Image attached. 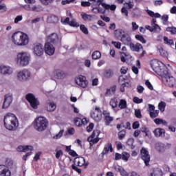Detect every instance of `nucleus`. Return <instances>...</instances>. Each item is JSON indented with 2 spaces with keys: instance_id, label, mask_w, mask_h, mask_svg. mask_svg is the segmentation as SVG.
Here are the masks:
<instances>
[{
  "instance_id": "14",
  "label": "nucleus",
  "mask_w": 176,
  "mask_h": 176,
  "mask_svg": "<svg viewBox=\"0 0 176 176\" xmlns=\"http://www.w3.org/2000/svg\"><path fill=\"white\" fill-rule=\"evenodd\" d=\"M97 6H100V5H101V6H102V8H104V9H105V10H116V5L115 4H112V5H109V4H107L105 3H102L104 2V0H97Z\"/></svg>"
},
{
  "instance_id": "45",
  "label": "nucleus",
  "mask_w": 176,
  "mask_h": 176,
  "mask_svg": "<svg viewBox=\"0 0 176 176\" xmlns=\"http://www.w3.org/2000/svg\"><path fill=\"white\" fill-rule=\"evenodd\" d=\"M122 160H124V162H127L129 160V157H130V154L126 152H123L122 154Z\"/></svg>"
},
{
  "instance_id": "27",
  "label": "nucleus",
  "mask_w": 176,
  "mask_h": 176,
  "mask_svg": "<svg viewBox=\"0 0 176 176\" xmlns=\"http://www.w3.org/2000/svg\"><path fill=\"white\" fill-rule=\"evenodd\" d=\"M25 10H28V12H36V10L38 9V7L36 6H31L30 4L28 5H23L21 6Z\"/></svg>"
},
{
  "instance_id": "37",
  "label": "nucleus",
  "mask_w": 176,
  "mask_h": 176,
  "mask_svg": "<svg viewBox=\"0 0 176 176\" xmlns=\"http://www.w3.org/2000/svg\"><path fill=\"white\" fill-rule=\"evenodd\" d=\"M81 17H82V20H84L85 21H87V20H89L90 21H91V19H93V16H91L90 14H87L86 13L81 14Z\"/></svg>"
},
{
  "instance_id": "34",
  "label": "nucleus",
  "mask_w": 176,
  "mask_h": 176,
  "mask_svg": "<svg viewBox=\"0 0 176 176\" xmlns=\"http://www.w3.org/2000/svg\"><path fill=\"white\" fill-rule=\"evenodd\" d=\"M91 57L93 60H99V58H101V52L100 51H94L92 53Z\"/></svg>"
},
{
  "instance_id": "11",
  "label": "nucleus",
  "mask_w": 176,
  "mask_h": 176,
  "mask_svg": "<svg viewBox=\"0 0 176 176\" xmlns=\"http://www.w3.org/2000/svg\"><path fill=\"white\" fill-rule=\"evenodd\" d=\"M75 82L80 87H82V89H86L87 85H89V81H87L86 77L83 76H79L78 78H76Z\"/></svg>"
},
{
  "instance_id": "38",
  "label": "nucleus",
  "mask_w": 176,
  "mask_h": 176,
  "mask_svg": "<svg viewBox=\"0 0 176 176\" xmlns=\"http://www.w3.org/2000/svg\"><path fill=\"white\" fill-rule=\"evenodd\" d=\"M118 107L119 108H120V109H124V108H126L127 107V102H126V100H120L119 104H118Z\"/></svg>"
},
{
  "instance_id": "49",
  "label": "nucleus",
  "mask_w": 176,
  "mask_h": 176,
  "mask_svg": "<svg viewBox=\"0 0 176 176\" xmlns=\"http://www.w3.org/2000/svg\"><path fill=\"white\" fill-rule=\"evenodd\" d=\"M135 116L138 118V119L142 118V114H141V110L140 109H135Z\"/></svg>"
},
{
  "instance_id": "36",
  "label": "nucleus",
  "mask_w": 176,
  "mask_h": 176,
  "mask_svg": "<svg viewBox=\"0 0 176 176\" xmlns=\"http://www.w3.org/2000/svg\"><path fill=\"white\" fill-rule=\"evenodd\" d=\"M164 41L166 45L168 46H174V41L173 39H168L167 36L164 37Z\"/></svg>"
},
{
  "instance_id": "23",
  "label": "nucleus",
  "mask_w": 176,
  "mask_h": 176,
  "mask_svg": "<svg viewBox=\"0 0 176 176\" xmlns=\"http://www.w3.org/2000/svg\"><path fill=\"white\" fill-rule=\"evenodd\" d=\"M121 42L126 46L131 45L133 43L131 42V37L129 34H125L123 38H121Z\"/></svg>"
},
{
  "instance_id": "21",
  "label": "nucleus",
  "mask_w": 176,
  "mask_h": 176,
  "mask_svg": "<svg viewBox=\"0 0 176 176\" xmlns=\"http://www.w3.org/2000/svg\"><path fill=\"white\" fill-rule=\"evenodd\" d=\"M17 152H28V151H34L32 146H19L16 148Z\"/></svg>"
},
{
  "instance_id": "61",
  "label": "nucleus",
  "mask_w": 176,
  "mask_h": 176,
  "mask_svg": "<svg viewBox=\"0 0 176 176\" xmlns=\"http://www.w3.org/2000/svg\"><path fill=\"white\" fill-rule=\"evenodd\" d=\"M145 85L150 90H153V86H152V84L151 83V82H149V80H146Z\"/></svg>"
},
{
  "instance_id": "7",
  "label": "nucleus",
  "mask_w": 176,
  "mask_h": 176,
  "mask_svg": "<svg viewBox=\"0 0 176 176\" xmlns=\"http://www.w3.org/2000/svg\"><path fill=\"white\" fill-rule=\"evenodd\" d=\"M16 78L19 82H27L31 79V72L27 69L21 70L17 73Z\"/></svg>"
},
{
  "instance_id": "12",
  "label": "nucleus",
  "mask_w": 176,
  "mask_h": 176,
  "mask_svg": "<svg viewBox=\"0 0 176 176\" xmlns=\"http://www.w3.org/2000/svg\"><path fill=\"white\" fill-rule=\"evenodd\" d=\"M142 155V160L144 162L146 166H149V162H151V155H149V152L146 151L145 148H142L140 151Z\"/></svg>"
},
{
  "instance_id": "26",
  "label": "nucleus",
  "mask_w": 176,
  "mask_h": 176,
  "mask_svg": "<svg viewBox=\"0 0 176 176\" xmlns=\"http://www.w3.org/2000/svg\"><path fill=\"white\" fill-rule=\"evenodd\" d=\"M113 152V148H112V144L111 143H108L107 144H105L104 148L102 152V155H107V153H108V152Z\"/></svg>"
},
{
  "instance_id": "25",
  "label": "nucleus",
  "mask_w": 176,
  "mask_h": 176,
  "mask_svg": "<svg viewBox=\"0 0 176 176\" xmlns=\"http://www.w3.org/2000/svg\"><path fill=\"white\" fill-rule=\"evenodd\" d=\"M56 104L53 102L47 101L46 104V109L48 112H53L56 109Z\"/></svg>"
},
{
  "instance_id": "50",
  "label": "nucleus",
  "mask_w": 176,
  "mask_h": 176,
  "mask_svg": "<svg viewBox=\"0 0 176 176\" xmlns=\"http://www.w3.org/2000/svg\"><path fill=\"white\" fill-rule=\"evenodd\" d=\"M80 31L83 32V34H85V35H87V34H89V30H87V28H85V25H80Z\"/></svg>"
},
{
  "instance_id": "35",
  "label": "nucleus",
  "mask_w": 176,
  "mask_h": 176,
  "mask_svg": "<svg viewBox=\"0 0 176 176\" xmlns=\"http://www.w3.org/2000/svg\"><path fill=\"white\" fill-rule=\"evenodd\" d=\"M158 52H160V56H162V57H168V52L164 50L163 47H160V48H158Z\"/></svg>"
},
{
  "instance_id": "54",
  "label": "nucleus",
  "mask_w": 176,
  "mask_h": 176,
  "mask_svg": "<svg viewBox=\"0 0 176 176\" xmlns=\"http://www.w3.org/2000/svg\"><path fill=\"white\" fill-rule=\"evenodd\" d=\"M166 31L171 32V34H176V28L175 27H168L166 28Z\"/></svg>"
},
{
  "instance_id": "51",
  "label": "nucleus",
  "mask_w": 176,
  "mask_h": 176,
  "mask_svg": "<svg viewBox=\"0 0 176 176\" xmlns=\"http://www.w3.org/2000/svg\"><path fill=\"white\" fill-rule=\"evenodd\" d=\"M100 130H94L92 134L89 137L98 138V136L100 135Z\"/></svg>"
},
{
  "instance_id": "57",
  "label": "nucleus",
  "mask_w": 176,
  "mask_h": 176,
  "mask_svg": "<svg viewBox=\"0 0 176 176\" xmlns=\"http://www.w3.org/2000/svg\"><path fill=\"white\" fill-rule=\"evenodd\" d=\"M112 45L116 47V49H120V47L122 46V43L120 42H116V41H112Z\"/></svg>"
},
{
  "instance_id": "1",
  "label": "nucleus",
  "mask_w": 176,
  "mask_h": 176,
  "mask_svg": "<svg viewBox=\"0 0 176 176\" xmlns=\"http://www.w3.org/2000/svg\"><path fill=\"white\" fill-rule=\"evenodd\" d=\"M3 122L4 127L10 131L17 130V128L19 127V120H17V117L12 113H8L5 115Z\"/></svg>"
},
{
  "instance_id": "42",
  "label": "nucleus",
  "mask_w": 176,
  "mask_h": 176,
  "mask_svg": "<svg viewBox=\"0 0 176 176\" xmlns=\"http://www.w3.org/2000/svg\"><path fill=\"white\" fill-rule=\"evenodd\" d=\"M158 109L161 112H164L166 109V102H161L158 104Z\"/></svg>"
},
{
  "instance_id": "52",
  "label": "nucleus",
  "mask_w": 176,
  "mask_h": 176,
  "mask_svg": "<svg viewBox=\"0 0 176 176\" xmlns=\"http://www.w3.org/2000/svg\"><path fill=\"white\" fill-rule=\"evenodd\" d=\"M104 76L106 78H112V76H113V72H112V70H107L105 72Z\"/></svg>"
},
{
  "instance_id": "22",
  "label": "nucleus",
  "mask_w": 176,
  "mask_h": 176,
  "mask_svg": "<svg viewBox=\"0 0 176 176\" xmlns=\"http://www.w3.org/2000/svg\"><path fill=\"white\" fill-rule=\"evenodd\" d=\"M129 47L131 49V50H132V52H140V50H142L143 47H142V45H141L140 43H131L129 45Z\"/></svg>"
},
{
  "instance_id": "39",
  "label": "nucleus",
  "mask_w": 176,
  "mask_h": 176,
  "mask_svg": "<svg viewBox=\"0 0 176 176\" xmlns=\"http://www.w3.org/2000/svg\"><path fill=\"white\" fill-rule=\"evenodd\" d=\"M109 104H110L111 108H113V109L116 108V107H118V99H116V98L111 99Z\"/></svg>"
},
{
  "instance_id": "31",
  "label": "nucleus",
  "mask_w": 176,
  "mask_h": 176,
  "mask_svg": "<svg viewBox=\"0 0 176 176\" xmlns=\"http://www.w3.org/2000/svg\"><path fill=\"white\" fill-rule=\"evenodd\" d=\"M87 141L89 142V144L91 146H93L94 144H97L98 141H100V138H93L91 136H89L87 139Z\"/></svg>"
},
{
  "instance_id": "44",
  "label": "nucleus",
  "mask_w": 176,
  "mask_h": 176,
  "mask_svg": "<svg viewBox=\"0 0 176 176\" xmlns=\"http://www.w3.org/2000/svg\"><path fill=\"white\" fill-rule=\"evenodd\" d=\"M149 115L152 119H155V118H157V116H159V110H154L153 111H150Z\"/></svg>"
},
{
  "instance_id": "28",
  "label": "nucleus",
  "mask_w": 176,
  "mask_h": 176,
  "mask_svg": "<svg viewBox=\"0 0 176 176\" xmlns=\"http://www.w3.org/2000/svg\"><path fill=\"white\" fill-rule=\"evenodd\" d=\"M162 174L163 172H162V170L159 168H156L150 172L149 176H162Z\"/></svg>"
},
{
  "instance_id": "2",
  "label": "nucleus",
  "mask_w": 176,
  "mask_h": 176,
  "mask_svg": "<svg viewBox=\"0 0 176 176\" xmlns=\"http://www.w3.org/2000/svg\"><path fill=\"white\" fill-rule=\"evenodd\" d=\"M12 39L13 43L18 46H25V45H28V43L30 42L28 35L21 32H16L14 33L12 36Z\"/></svg>"
},
{
  "instance_id": "5",
  "label": "nucleus",
  "mask_w": 176,
  "mask_h": 176,
  "mask_svg": "<svg viewBox=\"0 0 176 176\" xmlns=\"http://www.w3.org/2000/svg\"><path fill=\"white\" fill-rule=\"evenodd\" d=\"M16 63L19 67H27L30 64V55L27 52H19L16 56Z\"/></svg>"
},
{
  "instance_id": "46",
  "label": "nucleus",
  "mask_w": 176,
  "mask_h": 176,
  "mask_svg": "<svg viewBox=\"0 0 176 176\" xmlns=\"http://www.w3.org/2000/svg\"><path fill=\"white\" fill-rule=\"evenodd\" d=\"M162 20L164 25H167L168 24V15L164 14L162 16Z\"/></svg>"
},
{
  "instance_id": "13",
  "label": "nucleus",
  "mask_w": 176,
  "mask_h": 176,
  "mask_svg": "<svg viewBox=\"0 0 176 176\" xmlns=\"http://www.w3.org/2000/svg\"><path fill=\"white\" fill-rule=\"evenodd\" d=\"M91 116L96 122L101 121V119H102V113L100 108L96 107L95 111L91 112Z\"/></svg>"
},
{
  "instance_id": "63",
  "label": "nucleus",
  "mask_w": 176,
  "mask_h": 176,
  "mask_svg": "<svg viewBox=\"0 0 176 176\" xmlns=\"http://www.w3.org/2000/svg\"><path fill=\"white\" fill-rule=\"evenodd\" d=\"M91 5V3L89 1H82L81 2V6H82L84 8L90 6Z\"/></svg>"
},
{
  "instance_id": "41",
  "label": "nucleus",
  "mask_w": 176,
  "mask_h": 176,
  "mask_svg": "<svg viewBox=\"0 0 176 176\" xmlns=\"http://www.w3.org/2000/svg\"><path fill=\"white\" fill-rule=\"evenodd\" d=\"M6 167L7 168H12L13 167V160L10 159H6Z\"/></svg>"
},
{
  "instance_id": "55",
  "label": "nucleus",
  "mask_w": 176,
  "mask_h": 176,
  "mask_svg": "<svg viewBox=\"0 0 176 176\" xmlns=\"http://www.w3.org/2000/svg\"><path fill=\"white\" fill-rule=\"evenodd\" d=\"M69 25H70L71 27H79V23L76 21H75V19L71 21Z\"/></svg>"
},
{
  "instance_id": "9",
  "label": "nucleus",
  "mask_w": 176,
  "mask_h": 176,
  "mask_svg": "<svg viewBox=\"0 0 176 176\" xmlns=\"http://www.w3.org/2000/svg\"><path fill=\"white\" fill-rule=\"evenodd\" d=\"M45 50V48L43 47V45L39 43H36L33 44L32 47V52L34 56H36L37 57H41L42 54H43V52Z\"/></svg>"
},
{
  "instance_id": "16",
  "label": "nucleus",
  "mask_w": 176,
  "mask_h": 176,
  "mask_svg": "<svg viewBox=\"0 0 176 176\" xmlns=\"http://www.w3.org/2000/svg\"><path fill=\"white\" fill-rule=\"evenodd\" d=\"M48 41L51 42V43H60L61 42V38L58 37V35L56 33H52L51 35L48 36Z\"/></svg>"
},
{
  "instance_id": "58",
  "label": "nucleus",
  "mask_w": 176,
  "mask_h": 176,
  "mask_svg": "<svg viewBox=\"0 0 176 176\" xmlns=\"http://www.w3.org/2000/svg\"><path fill=\"white\" fill-rule=\"evenodd\" d=\"M144 100L140 99L138 97H134L133 98V102L135 104H141V102H143Z\"/></svg>"
},
{
  "instance_id": "40",
  "label": "nucleus",
  "mask_w": 176,
  "mask_h": 176,
  "mask_svg": "<svg viewBox=\"0 0 176 176\" xmlns=\"http://www.w3.org/2000/svg\"><path fill=\"white\" fill-rule=\"evenodd\" d=\"M106 126H109L112 122H113V117H111V116H106L104 118Z\"/></svg>"
},
{
  "instance_id": "15",
  "label": "nucleus",
  "mask_w": 176,
  "mask_h": 176,
  "mask_svg": "<svg viewBox=\"0 0 176 176\" xmlns=\"http://www.w3.org/2000/svg\"><path fill=\"white\" fill-rule=\"evenodd\" d=\"M54 47L50 42L45 43V52L46 54H48V56H53V54H54Z\"/></svg>"
},
{
  "instance_id": "8",
  "label": "nucleus",
  "mask_w": 176,
  "mask_h": 176,
  "mask_svg": "<svg viewBox=\"0 0 176 176\" xmlns=\"http://www.w3.org/2000/svg\"><path fill=\"white\" fill-rule=\"evenodd\" d=\"M25 98L27 101L30 102L32 108H34V109H36V108H38V106L39 105V101H38V99L35 98V95H34V94H28L25 96Z\"/></svg>"
},
{
  "instance_id": "4",
  "label": "nucleus",
  "mask_w": 176,
  "mask_h": 176,
  "mask_svg": "<svg viewBox=\"0 0 176 176\" xmlns=\"http://www.w3.org/2000/svg\"><path fill=\"white\" fill-rule=\"evenodd\" d=\"M47 124H49L47 120L44 117L40 116L36 118L34 126L37 131H44L47 129Z\"/></svg>"
},
{
  "instance_id": "56",
  "label": "nucleus",
  "mask_w": 176,
  "mask_h": 176,
  "mask_svg": "<svg viewBox=\"0 0 176 176\" xmlns=\"http://www.w3.org/2000/svg\"><path fill=\"white\" fill-rule=\"evenodd\" d=\"M72 170H74L75 171H76V173H78V174H82V169L78 168V166L75 165H72Z\"/></svg>"
},
{
  "instance_id": "29",
  "label": "nucleus",
  "mask_w": 176,
  "mask_h": 176,
  "mask_svg": "<svg viewBox=\"0 0 176 176\" xmlns=\"http://www.w3.org/2000/svg\"><path fill=\"white\" fill-rule=\"evenodd\" d=\"M54 76L56 79H64V78H65V73L60 69H58L55 71Z\"/></svg>"
},
{
  "instance_id": "6",
  "label": "nucleus",
  "mask_w": 176,
  "mask_h": 176,
  "mask_svg": "<svg viewBox=\"0 0 176 176\" xmlns=\"http://www.w3.org/2000/svg\"><path fill=\"white\" fill-rule=\"evenodd\" d=\"M162 76V82L168 87H174L175 85V78L168 74V69H166V74H160Z\"/></svg>"
},
{
  "instance_id": "32",
  "label": "nucleus",
  "mask_w": 176,
  "mask_h": 176,
  "mask_svg": "<svg viewBox=\"0 0 176 176\" xmlns=\"http://www.w3.org/2000/svg\"><path fill=\"white\" fill-rule=\"evenodd\" d=\"M154 122L155 123V124H162L163 126H167L168 124L166 120L162 118L155 119Z\"/></svg>"
},
{
  "instance_id": "59",
  "label": "nucleus",
  "mask_w": 176,
  "mask_h": 176,
  "mask_svg": "<svg viewBox=\"0 0 176 176\" xmlns=\"http://www.w3.org/2000/svg\"><path fill=\"white\" fill-rule=\"evenodd\" d=\"M63 133H64V130H60L58 134L54 136V138L56 140H58V138H61L63 137Z\"/></svg>"
},
{
  "instance_id": "48",
  "label": "nucleus",
  "mask_w": 176,
  "mask_h": 176,
  "mask_svg": "<svg viewBox=\"0 0 176 176\" xmlns=\"http://www.w3.org/2000/svg\"><path fill=\"white\" fill-rule=\"evenodd\" d=\"M135 38L138 41H140V42H142V43H146V40L144 39V36L140 34H136Z\"/></svg>"
},
{
  "instance_id": "64",
  "label": "nucleus",
  "mask_w": 176,
  "mask_h": 176,
  "mask_svg": "<svg viewBox=\"0 0 176 176\" xmlns=\"http://www.w3.org/2000/svg\"><path fill=\"white\" fill-rule=\"evenodd\" d=\"M120 173V175L122 176H129V173H127V172L123 168Z\"/></svg>"
},
{
  "instance_id": "19",
  "label": "nucleus",
  "mask_w": 176,
  "mask_h": 176,
  "mask_svg": "<svg viewBox=\"0 0 176 176\" xmlns=\"http://www.w3.org/2000/svg\"><path fill=\"white\" fill-rule=\"evenodd\" d=\"M126 34V32H124L122 29H118L114 31V36L117 38L119 41L122 40V38H123Z\"/></svg>"
},
{
  "instance_id": "43",
  "label": "nucleus",
  "mask_w": 176,
  "mask_h": 176,
  "mask_svg": "<svg viewBox=\"0 0 176 176\" xmlns=\"http://www.w3.org/2000/svg\"><path fill=\"white\" fill-rule=\"evenodd\" d=\"M156 149L158 152H164V144L157 143L156 144Z\"/></svg>"
},
{
  "instance_id": "30",
  "label": "nucleus",
  "mask_w": 176,
  "mask_h": 176,
  "mask_svg": "<svg viewBox=\"0 0 176 176\" xmlns=\"http://www.w3.org/2000/svg\"><path fill=\"white\" fill-rule=\"evenodd\" d=\"M47 21L50 24H56V23L58 22V17L55 15H50L47 17Z\"/></svg>"
},
{
  "instance_id": "33",
  "label": "nucleus",
  "mask_w": 176,
  "mask_h": 176,
  "mask_svg": "<svg viewBox=\"0 0 176 176\" xmlns=\"http://www.w3.org/2000/svg\"><path fill=\"white\" fill-rule=\"evenodd\" d=\"M92 12L96 14H97V13H102V14H105L106 11L100 7H96L92 9Z\"/></svg>"
},
{
  "instance_id": "47",
  "label": "nucleus",
  "mask_w": 176,
  "mask_h": 176,
  "mask_svg": "<svg viewBox=\"0 0 176 176\" xmlns=\"http://www.w3.org/2000/svg\"><path fill=\"white\" fill-rule=\"evenodd\" d=\"M119 140H123L124 137L126 135V130L122 129L118 134Z\"/></svg>"
},
{
  "instance_id": "20",
  "label": "nucleus",
  "mask_w": 176,
  "mask_h": 176,
  "mask_svg": "<svg viewBox=\"0 0 176 176\" xmlns=\"http://www.w3.org/2000/svg\"><path fill=\"white\" fill-rule=\"evenodd\" d=\"M74 163L78 166V167H82V166H85L86 162L83 157H77L74 160Z\"/></svg>"
},
{
  "instance_id": "62",
  "label": "nucleus",
  "mask_w": 176,
  "mask_h": 176,
  "mask_svg": "<svg viewBox=\"0 0 176 176\" xmlns=\"http://www.w3.org/2000/svg\"><path fill=\"white\" fill-rule=\"evenodd\" d=\"M132 127L134 130L138 129L140 127V122L135 121L133 123Z\"/></svg>"
},
{
  "instance_id": "17",
  "label": "nucleus",
  "mask_w": 176,
  "mask_h": 176,
  "mask_svg": "<svg viewBox=\"0 0 176 176\" xmlns=\"http://www.w3.org/2000/svg\"><path fill=\"white\" fill-rule=\"evenodd\" d=\"M0 74H2V75H12L13 70L8 66L1 65L0 66Z\"/></svg>"
},
{
  "instance_id": "10",
  "label": "nucleus",
  "mask_w": 176,
  "mask_h": 176,
  "mask_svg": "<svg viewBox=\"0 0 176 176\" xmlns=\"http://www.w3.org/2000/svg\"><path fill=\"white\" fill-rule=\"evenodd\" d=\"M13 102V95L8 94L5 95L3 104H2V109H8L9 107Z\"/></svg>"
},
{
  "instance_id": "18",
  "label": "nucleus",
  "mask_w": 176,
  "mask_h": 176,
  "mask_svg": "<svg viewBox=\"0 0 176 176\" xmlns=\"http://www.w3.org/2000/svg\"><path fill=\"white\" fill-rule=\"evenodd\" d=\"M11 173L9 168L5 165H0V176H10Z\"/></svg>"
},
{
  "instance_id": "53",
  "label": "nucleus",
  "mask_w": 176,
  "mask_h": 176,
  "mask_svg": "<svg viewBox=\"0 0 176 176\" xmlns=\"http://www.w3.org/2000/svg\"><path fill=\"white\" fill-rule=\"evenodd\" d=\"M153 27V31H155V32H159L160 31H161V28L160 26H159V25L157 24H154V25H151Z\"/></svg>"
},
{
  "instance_id": "60",
  "label": "nucleus",
  "mask_w": 176,
  "mask_h": 176,
  "mask_svg": "<svg viewBox=\"0 0 176 176\" xmlns=\"http://www.w3.org/2000/svg\"><path fill=\"white\" fill-rule=\"evenodd\" d=\"M82 122V119L77 118L74 119V123L76 126H82V124H80V122Z\"/></svg>"
},
{
  "instance_id": "3",
  "label": "nucleus",
  "mask_w": 176,
  "mask_h": 176,
  "mask_svg": "<svg viewBox=\"0 0 176 176\" xmlns=\"http://www.w3.org/2000/svg\"><path fill=\"white\" fill-rule=\"evenodd\" d=\"M160 64L163 63L157 59L151 60V67L153 69V71L158 75H161L162 74H167V67L164 65L160 66Z\"/></svg>"
},
{
  "instance_id": "24",
  "label": "nucleus",
  "mask_w": 176,
  "mask_h": 176,
  "mask_svg": "<svg viewBox=\"0 0 176 176\" xmlns=\"http://www.w3.org/2000/svg\"><path fill=\"white\" fill-rule=\"evenodd\" d=\"M166 131L162 128H157L153 131V134L155 137H157V138L164 135Z\"/></svg>"
}]
</instances>
